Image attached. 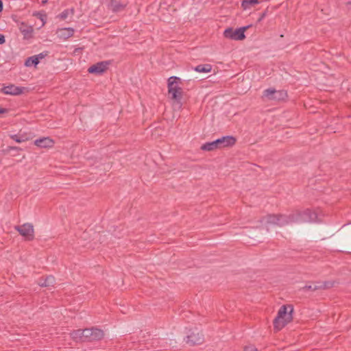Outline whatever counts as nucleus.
Returning a JSON list of instances; mask_svg holds the SVG:
<instances>
[{"mask_svg":"<svg viewBox=\"0 0 351 351\" xmlns=\"http://www.w3.org/2000/svg\"><path fill=\"white\" fill-rule=\"evenodd\" d=\"M293 306L292 305H282L276 318L274 319V328L276 331L280 330L287 324L293 320Z\"/></svg>","mask_w":351,"mask_h":351,"instance_id":"obj_1","label":"nucleus"},{"mask_svg":"<svg viewBox=\"0 0 351 351\" xmlns=\"http://www.w3.org/2000/svg\"><path fill=\"white\" fill-rule=\"evenodd\" d=\"M237 139L233 136H224L211 142H207L201 146L203 151L210 152L217 149L232 147L235 145Z\"/></svg>","mask_w":351,"mask_h":351,"instance_id":"obj_2","label":"nucleus"},{"mask_svg":"<svg viewBox=\"0 0 351 351\" xmlns=\"http://www.w3.org/2000/svg\"><path fill=\"white\" fill-rule=\"evenodd\" d=\"M252 25H248L246 26H243L236 29H234L232 27H228L223 32V36L226 38H230L234 40H243L245 38V32L250 27H251Z\"/></svg>","mask_w":351,"mask_h":351,"instance_id":"obj_3","label":"nucleus"},{"mask_svg":"<svg viewBox=\"0 0 351 351\" xmlns=\"http://www.w3.org/2000/svg\"><path fill=\"white\" fill-rule=\"evenodd\" d=\"M287 93L284 90H276L274 88L265 89L263 92L262 98L269 101H285L287 97Z\"/></svg>","mask_w":351,"mask_h":351,"instance_id":"obj_4","label":"nucleus"},{"mask_svg":"<svg viewBox=\"0 0 351 351\" xmlns=\"http://www.w3.org/2000/svg\"><path fill=\"white\" fill-rule=\"evenodd\" d=\"M84 342L100 341L104 337V331L95 327L84 329Z\"/></svg>","mask_w":351,"mask_h":351,"instance_id":"obj_5","label":"nucleus"},{"mask_svg":"<svg viewBox=\"0 0 351 351\" xmlns=\"http://www.w3.org/2000/svg\"><path fill=\"white\" fill-rule=\"evenodd\" d=\"M168 93L171 99L173 101V103L178 106V108H180L182 106V99L183 96V91L182 88L178 86H172L167 84Z\"/></svg>","mask_w":351,"mask_h":351,"instance_id":"obj_6","label":"nucleus"},{"mask_svg":"<svg viewBox=\"0 0 351 351\" xmlns=\"http://www.w3.org/2000/svg\"><path fill=\"white\" fill-rule=\"evenodd\" d=\"M15 230L28 241L34 239V229L32 223H25L21 226H16Z\"/></svg>","mask_w":351,"mask_h":351,"instance_id":"obj_7","label":"nucleus"},{"mask_svg":"<svg viewBox=\"0 0 351 351\" xmlns=\"http://www.w3.org/2000/svg\"><path fill=\"white\" fill-rule=\"evenodd\" d=\"M185 341L191 346L201 345L204 341V337L201 331L195 328L186 337Z\"/></svg>","mask_w":351,"mask_h":351,"instance_id":"obj_8","label":"nucleus"},{"mask_svg":"<svg viewBox=\"0 0 351 351\" xmlns=\"http://www.w3.org/2000/svg\"><path fill=\"white\" fill-rule=\"evenodd\" d=\"M300 223L317 221V215L315 212L307 208L304 211L297 210Z\"/></svg>","mask_w":351,"mask_h":351,"instance_id":"obj_9","label":"nucleus"},{"mask_svg":"<svg viewBox=\"0 0 351 351\" xmlns=\"http://www.w3.org/2000/svg\"><path fill=\"white\" fill-rule=\"evenodd\" d=\"M110 64V61H101L93 64L88 69L89 73L101 75L106 72Z\"/></svg>","mask_w":351,"mask_h":351,"instance_id":"obj_10","label":"nucleus"},{"mask_svg":"<svg viewBox=\"0 0 351 351\" xmlns=\"http://www.w3.org/2000/svg\"><path fill=\"white\" fill-rule=\"evenodd\" d=\"M25 88V87L16 86L14 84H10L7 86H3L1 89V92L5 95H19L23 93Z\"/></svg>","mask_w":351,"mask_h":351,"instance_id":"obj_11","label":"nucleus"},{"mask_svg":"<svg viewBox=\"0 0 351 351\" xmlns=\"http://www.w3.org/2000/svg\"><path fill=\"white\" fill-rule=\"evenodd\" d=\"M128 3V0H110L111 10L114 12H120L124 10Z\"/></svg>","mask_w":351,"mask_h":351,"instance_id":"obj_12","label":"nucleus"},{"mask_svg":"<svg viewBox=\"0 0 351 351\" xmlns=\"http://www.w3.org/2000/svg\"><path fill=\"white\" fill-rule=\"evenodd\" d=\"M19 30L23 35L24 39H29L32 37V33L34 32L33 27L27 25L25 23L21 22L19 26Z\"/></svg>","mask_w":351,"mask_h":351,"instance_id":"obj_13","label":"nucleus"},{"mask_svg":"<svg viewBox=\"0 0 351 351\" xmlns=\"http://www.w3.org/2000/svg\"><path fill=\"white\" fill-rule=\"evenodd\" d=\"M34 145L42 148L52 147L54 145V141L50 137H43L36 139L34 141Z\"/></svg>","mask_w":351,"mask_h":351,"instance_id":"obj_14","label":"nucleus"},{"mask_svg":"<svg viewBox=\"0 0 351 351\" xmlns=\"http://www.w3.org/2000/svg\"><path fill=\"white\" fill-rule=\"evenodd\" d=\"M74 32L75 30L72 27H64L58 29L57 34L60 38L66 40L73 36Z\"/></svg>","mask_w":351,"mask_h":351,"instance_id":"obj_15","label":"nucleus"},{"mask_svg":"<svg viewBox=\"0 0 351 351\" xmlns=\"http://www.w3.org/2000/svg\"><path fill=\"white\" fill-rule=\"evenodd\" d=\"M55 284V278L53 276H47L45 278L39 279L38 285L40 287H53Z\"/></svg>","mask_w":351,"mask_h":351,"instance_id":"obj_16","label":"nucleus"},{"mask_svg":"<svg viewBox=\"0 0 351 351\" xmlns=\"http://www.w3.org/2000/svg\"><path fill=\"white\" fill-rule=\"evenodd\" d=\"M278 214H268L265 217L260 219V222L263 223L265 220L267 224H273L277 226Z\"/></svg>","mask_w":351,"mask_h":351,"instance_id":"obj_17","label":"nucleus"},{"mask_svg":"<svg viewBox=\"0 0 351 351\" xmlns=\"http://www.w3.org/2000/svg\"><path fill=\"white\" fill-rule=\"evenodd\" d=\"M70 335H71V338L73 340H75V341H80L82 342H84V330L78 329V330H73L70 333Z\"/></svg>","mask_w":351,"mask_h":351,"instance_id":"obj_18","label":"nucleus"},{"mask_svg":"<svg viewBox=\"0 0 351 351\" xmlns=\"http://www.w3.org/2000/svg\"><path fill=\"white\" fill-rule=\"evenodd\" d=\"M194 70L199 73H209L212 70V65L210 64H199L195 67Z\"/></svg>","mask_w":351,"mask_h":351,"instance_id":"obj_19","label":"nucleus"},{"mask_svg":"<svg viewBox=\"0 0 351 351\" xmlns=\"http://www.w3.org/2000/svg\"><path fill=\"white\" fill-rule=\"evenodd\" d=\"M260 3L259 0H243L241 1V8L245 10L249 9L251 6H254Z\"/></svg>","mask_w":351,"mask_h":351,"instance_id":"obj_20","label":"nucleus"},{"mask_svg":"<svg viewBox=\"0 0 351 351\" xmlns=\"http://www.w3.org/2000/svg\"><path fill=\"white\" fill-rule=\"evenodd\" d=\"M298 215L297 210L294 213H292L289 215H287V219L288 222V225L293 223H300V219L298 218Z\"/></svg>","mask_w":351,"mask_h":351,"instance_id":"obj_21","label":"nucleus"},{"mask_svg":"<svg viewBox=\"0 0 351 351\" xmlns=\"http://www.w3.org/2000/svg\"><path fill=\"white\" fill-rule=\"evenodd\" d=\"M39 64L38 61L36 60L34 56L28 57L24 63V65L27 67L34 66L36 67Z\"/></svg>","mask_w":351,"mask_h":351,"instance_id":"obj_22","label":"nucleus"},{"mask_svg":"<svg viewBox=\"0 0 351 351\" xmlns=\"http://www.w3.org/2000/svg\"><path fill=\"white\" fill-rule=\"evenodd\" d=\"M10 138L16 141V143H22L27 141L29 138L23 134H12L10 135Z\"/></svg>","mask_w":351,"mask_h":351,"instance_id":"obj_23","label":"nucleus"},{"mask_svg":"<svg viewBox=\"0 0 351 351\" xmlns=\"http://www.w3.org/2000/svg\"><path fill=\"white\" fill-rule=\"evenodd\" d=\"M288 225L287 215L278 214L277 226H285Z\"/></svg>","mask_w":351,"mask_h":351,"instance_id":"obj_24","label":"nucleus"},{"mask_svg":"<svg viewBox=\"0 0 351 351\" xmlns=\"http://www.w3.org/2000/svg\"><path fill=\"white\" fill-rule=\"evenodd\" d=\"M180 83H181V79L176 76H171L167 80V84L170 85L171 84L173 86H178V84Z\"/></svg>","mask_w":351,"mask_h":351,"instance_id":"obj_25","label":"nucleus"},{"mask_svg":"<svg viewBox=\"0 0 351 351\" xmlns=\"http://www.w3.org/2000/svg\"><path fill=\"white\" fill-rule=\"evenodd\" d=\"M322 282V290H326V289L332 288L335 285V281H331V280L324 281Z\"/></svg>","mask_w":351,"mask_h":351,"instance_id":"obj_26","label":"nucleus"},{"mask_svg":"<svg viewBox=\"0 0 351 351\" xmlns=\"http://www.w3.org/2000/svg\"><path fill=\"white\" fill-rule=\"evenodd\" d=\"M72 14H73L74 13V9L72 8L70 10ZM69 14V10L66 9V10H64L63 12H62L60 14H59V18L62 20H64L67 18L68 15Z\"/></svg>","mask_w":351,"mask_h":351,"instance_id":"obj_27","label":"nucleus"},{"mask_svg":"<svg viewBox=\"0 0 351 351\" xmlns=\"http://www.w3.org/2000/svg\"><path fill=\"white\" fill-rule=\"evenodd\" d=\"M48 55H49V51H44L40 53L39 54L35 55L34 56H35L36 60L38 61V62H40V60L45 58Z\"/></svg>","mask_w":351,"mask_h":351,"instance_id":"obj_28","label":"nucleus"},{"mask_svg":"<svg viewBox=\"0 0 351 351\" xmlns=\"http://www.w3.org/2000/svg\"><path fill=\"white\" fill-rule=\"evenodd\" d=\"M268 12H269V7H267L265 9V10L260 14V16L257 20V23H261L267 16Z\"/></svg>","mask_w":351,"mask_h":351,"instance_id":"obj_29","label":"nucleus"},{"mask_svg":"<svg viewBox=\"0 0 351 351\" xmlns=\"http://www.w3.org/2000/svg\"><path fill=\"white\" fill-rule=\"evenodd\" d=\"M34 16H36L38 18H39L43 21V24L45 23V20L47 19L46 14H45V13L43 14L41 12H36V13L34 14Z\"/></svg>","mask_w":351,"mask_h":351,"instance_id":"obj_30","label":"nucleus"},{"mask_svg":"<svg viewBox=\"0 0 351 351\" xmlns=\"http://www.w3.org/2000/svg\"><path fill=\"white\" fill-rule=\"evenodd\" d=\"M317 289L316 287H314L313 285H305L304 287H302V290L304 291H317Z\"/></svg>","mask_w":351,"mask_h":351,"instance_id":"obj_31","label":"nucleus"},{"mask_svg":"<svg viewBox=\"0 0 351 351\" xmlns=\"http://www.w3.org/2000/svg\"><path fill=\"white\" fill-rule=\"evenodd\" d=\"M11 150H14V151H16V152H19V151H21L22 150L21 148L19 147H13V146H10L8 147L5 150V152H8Z\"/></svg>","mask_w":351,"mask_h":351,"instance_id":"obj_32","label":"nucleus"},{"mask_svg":"<svg viewBox=\"0 0 351 351\" xmlns=\"http://www.w3.org/2000/svg\"><path fill=\"white\" fill-rule=\"evenodd\" d=\"M244 351H258L257 348L253 346H245Z\"/></svg>","mask_w":351,"mask_h":351,"instance_id":"obj_33","label":"nucleus"},{"mask_svg":"<svg viewBox=\"0 0 351 351\" xmlns=\"http://www.w3.org/2000/svg\"><path fill=\"white\" fill-rule=\"evenodd\" d=\"M314 287H316L317 290H322V282H316L313 283Z\"/></svg>","mask_w":351,"mask_h":351,"instance_id":"obj_34","label":"nucleus"},{"mask_svg":"<svg viewBox=\"0 0 351 351\" xmlns=\"http://www.w3.org/2000/svg\"><path fill=\"white\" fill-rule=\"evenodd\" d=\"M340 252H348V253H351V247H342L341 248L340 250H338Z\"/></svg>","mask_w":351,"mask_h":351,"instance_id":"obj_35","label":"nucleus"},{"mask_svg":"<svg viewBox=\"0 0 351 351\" xmlns=\"http://www.w3.org/2000/svg\"><path fill=\"white\" fill-rule=\"evenodd\" d=\"M5 43V37L3 34H0V45Z\"/></svg>","mask_w":351,"mask_h":351,"instance_id":"obj_36","label":"nucleus"},{"mask_svg":"<svg viewBox=\"0 0 351 351\" xmlns=\"http://www.w3.org/2000/svg\"><path fill=\"white\" fill-rule=\"evenodd\" d=\"M83 48H81V47H79V48H76L75 49L74 51H73V53L74 54H79L81 53V51H82Z\"/></svg>","mask_w":351,"mask_h":351,"instance_id":"obj_37","label":"nucleus"},{"mask_svg":"<svg viewBox=\"0 0 351 351\" xmlns=\"http://www.w3.org/2000/svg\"><path fill=\"white\" fill-rule=\"evenodd\" d=\"M9 111L8 108H0V114L3 113H7Z\"/></svg>","mask_w":351,"mask_h":351,"instance_id":"obj_38","label":"nucleus"},{"mask_svg":"<svg viewBox=\"0 0 351 351\" xmlns=\"http://www.w3.org/2000/svg\"><path fill=\"white\" fill-rule=\"evenodd\" d=\"M3 1L1 0H0V13L2 12L3 10Z\"/></svg>","mask_w":351,"mask_h":351,"instance_id":"obj_39","label":"nucleus"},{"mask_svg":"<svg viewBox=\"0 0 351 351\" xmlns=\"http://www.w3.org/2000/svg\"><path fill=\"white\" fill-rule=\"evenodd\" d=\"M47 1H48V0H41L42 4H45L47 3Z\"/></svg>","mask_w":351,"mask_h":351,"instance_id":"obj_40","label":"nucleus"},{"mask_svg":"<svg viewBox=\"0 0 351 351\" xmlns=\"http://www.w3.org/2000/svg\"><path fill=\"white\" fill-rule=\"evenodd\" d=\"M348 4H351V2H350V1H349V2L348 3Z\"/></svg>","mask_w":351,"mask_h":351,"instance_id":"obj_41","label":"nucleus"}]
</instances>
